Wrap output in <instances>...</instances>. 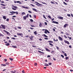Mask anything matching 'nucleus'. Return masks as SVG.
I'll list each match as a JSON object with an SVG mask.
<instances>
[{"label": "nucleus", "mask_w": 73, "mask_h": 73, "mask_svg": "<svg viewBox=\"0 0 73 73\" xmlns=\"http://www.w3.org/2000/svg\"><path fill=\"white\" fill-rule=\"evenodd\" d=\"M17 35H20L21 36V35H23V34H20V33H17Z\"/></svg>", "instance_id": "nucleus-23"}, {"label": "nucleus", "mask_w": 73, "mask_h": 73, "mask_svg": "<svg viewBox=\"0 0 73 73\" xmlns=\"http://www.w3.org/2000/svg\"><path fill=\"white\" fill-rule=\"evenodd\" d=\"M10 12V13H12V14H14V13H15V12L12 11V12Z\"/></svg>", "instance_id": "nucleus-16"}, {"label": "nucleus", "mask_w": 73, "mask_h": 73, "mask_svg": "<svg viewBox=\"0 0 73 73\" xmlns=\"http://www.w3.org/2000/svg\"><path fill=\"white\" fill-rule=\"evenodd\" d=\"M48 64L49 65H52V63H48Z\"/></svg>", "instance_id": "nucleus-46"}, {"label": "nucleus", "mask_w": 73, "mask_h": 73, "mask_svg": "<svg viewBox=\"0 0 73 73\" xmlns=\"http://www.w3.org/2000/svg\"><path fill=\"white\" fill-rule=\"evenodd\" d=\"M44 64H44V66H49L48 64H47L46 63H45Z\"/></svg>", "instance_id": "nucleus-11"}, {"label": "nucleus", "mask_w": 73, "mask_h": 73, "mask_svg": "<svg viewBox=\"0 0 73 73\" xmlns=\"http://www.w3.org/2000/svg\"><path fill=\"white\" fill-rule=\"evenodd\" d=\"M23 19H24V20H26L27 19V17L26 16L24 17Z\"/></svg>", "instance_id": "nucleus-17"}, {"label": "nucleus", "mask_w": 73, "mask_h": 73, "mask_svg": "<svg viewBox=\"0 0 73 73\" xmlns=\"http://www.w3.org/2000/svg\"><path fill=\"white\" fill-rule=\"evenodd\" d=\"M33 10H34L35 11V12H38V11H37L36 9H34Z\"/></svg>", "instance_id": "nucleus-48"}, {"label": "nucleus", "mask_w": 73, "mask_h": 73, "mask_svg": "<svg viewBox=\"0 0 73 73\" xmlns=\"http://www.w3.org/2000/svg\"><path fill=\"white\" fill-rule=\"evenodd\" d=\"M9 60H11V61H12L13 60V58H9Z\"/></svg>", "instance_id": "nucleus-40"}, {"label": "nucleus", "mask_w": 73, "mask_h": 73, "mask_svg": "<svg viewBox=\"0 0 73 73\" xmlns=\"http://www.w3.org/2000/svg\"><path fill=\"white\" fill-rule=\"evenodd\" d=\"M46 50H47V51H48V52H50V50H49L47 48H45Z\"/></svg>", "instance_id": "nucleus-12"}, {"label": "nucleus", "mask_w": 73, "mask_h": 73, "mask_svg": "<svg viewBox=\"0 0 73 73\" xmlns=\"http://www.w3.org/2000/svg\"><path fill=\"white\" fill-rule=\"evenodd\" d=\"M1 3H4L5 2L4 1H1Z\"/></svg>", "instance_id": "nucleus-56"}, {"label": "nucleus", "mask_w": 73, "mask_h": 73, "mask_svg": "<svg viewBox=\"0 0 73 73\" xmlns=\"http://www.w3.org/2000/svg\"><path fill=\"white\" fill-rule=\"evenodd\" d=\"M63 3L64 4V5H68V4H67V3L65 2H64Z\"/></svg>", "instance_id": "nucleus-27"}, {"label": "nucleus", "mask_w": 73, "mask_h": 73, "mask_svg": "<svg viewBox=\"0 0 73 73\" xmlns=\"http://www.w3.org/2000/svg\"><path fill=\"white\" fill-rule=\"evenodd\" d=\"M58 19H60V20H62L64 18L63 17H58Z\"/></svg>", "instance_id": "nucleus-3"}, {"label": "nucleus", "mask_w": 73, "mask_h": 73, "mask_svg": "<svg viewBox=\"0 0 73 73\" xmlns=\"http://www.w3.org/2000/svg\"><path fill=\"white\" fill-rule=\"evenodd\" d=\"M42 4H46V3L44 2H42Z\"/></svg>", "instance_id": "nucleus-49"}, {"label": "nucleus", "mask_w": 73, "mask_h": 73, "mask_svg": "<svg viewBox=\"0 0 73 73\" xmlns=\"http://www.w3.org/2000/svg\"><path fill=\"white\" fill-rule=\"evenodd\" d=\"M66 60H68V59H69V57H66Z\"/></svg>", "instance_id": "nucleus-42"}, {"label": "nucleus", "mask_w": 73, "mask_h": 73, "mask_svg": "<svg viewBox=\"0 0 73 73\" xmlns=\"http://www.w3.org/2000/svg\"><path fill=\"white\" fill-rule=\"evenodd\" d=\"M34 17H35V18L36 19V15H34Z\"/></svg>", "instance_id": "nucleus-51"}, {"label": "nucleus", "mask_w": 73, "mask_h": 73, "mask_svg": "<svg viewBox=\"0 0 73 73\" xmlns=\"http://www.w3.org/2000/svg\"><path fill=\"white\" fill-rule=\"evenodd\" d=\"M49 45H51V46H53V45L52 44V43H49Z\"/></svg>", "instance_id": "nucleus-36"}, {"label": "nucleus", "mask_w": 73, "mask_h": 73, "mask_svg": "<svg viewBox=\"0 0 73 73\" xmlns=\"http://www.w3.org/2000/svg\"><path fill=\"white\" fill-rule=\"evenodd\" d=\"M18 28H19V29H21V27H18Z\"/></svg>", "instance_id": "nucleus-60"}, {"label": "nucleus", "mask_w": 73, "mask_h": 73, "mask_svg": "<svg viewBox=\"0 0 73 73\" xmlns=\"http://www.w3.org/2000/svg\"><path fill=\"white\" fill-rule=\"evenodd\" d=\"M64 37H65V38H68V37H66V36L65 35H64Z\"/></svg>", "instance_id": "nucleus-29"}, {"label": "nucleus", "mask_w": 73, "mask_h": 73, "mask_svg": "<svg viewBox=\"0 0 73 73\" xmlns=\"http://www.w3.org/2000/svg\"><path fill=\"white\" fill-rule=\"evenodd\" d=\"M69 47L70 48H72V46H69Z\"/></svg>", "instance_id": "nucleus-63"}, {"label": "nucleus", "mask_w": 73, "mask_h": 73, "mask_svg": "<svg viewBox=\"0 0 73 73\" xmlns=\"http://www.w3.org/2000/svg\"><path fill=\"white\" fill-rule=\"evenodd\" d=\"M43 36L45 37H48V36H47L45 34H43Z\"/></svg>", "instance_id": "nucleus-24"}, {"label": "nucleus", "mask_w": 73, "mask_h": 73, "mask_svg": "<svg viewBox=\"0 0 73 73\" xmlns=\"http://www.w3.org/2000/svg\"><path fill=\"white\" fill-rule=\"evenodd\" d=\"M1 66H6V64H1Z\"/></svg>", "instance_id": "nucleus-25"}, {"label": "nucleus", "mask_w": 73, "mask_h": 73, "mask_svg": "<svg viewBox=\"0 0 73 73\" xmlns=\"http://www.w3.org/2000/svg\"><path fill=\"white\" fill-rule=\"evenodd\" d=\"M34 65L35 66H36V65H37V63H35Z\"/></svg>", "instance_id": "nucleus-50"}, {"label": "nucleus", "mask_w": 73, "mask_h": 73, "mask_svg": "<svg viewBox=\"0 0 73 73\" xmlns=\"http://www.w3.org/2000/svg\"><path fill=\"white\" fill-rule=\"evenodd\" d=\"M48 42H50V43H53V41H51L50 40L48 41Z\"/></svg>", "instance_id": "nucleus-22"}, {"label": "nucleus", "mask_w": 73, "mask_h": 73, "mask_svg": "<svg viewBox=\"0 0 73 73\" xmlns=\"http://www.w3.org/2000/svg\"><path fill=\"white\" fill-rule=\"evenodd\" d=\"M65 1H66L67 3L69 2V0H64Z\"/></svg>", "instance_id": "nucleus-33"}, {"label": "nucleus", "mask_w": 73, "mask_h": 73, "mask_svg": "<svg viewBox=\"0 0 73 73\" xmlns=\"http://www.w3.org/2000/svg\"><path fill=\"white\" fill-rule=\"evenodd\" d=\"M34 33L35 35H37V31H35V32H34Z\"/></svg>", "instance_id": "nucleus-19"}, {"label": "nucleus", "mask_w": 73, "mask_h": 73, "mask_svg": "<svg viewBox=\"0 0 73 73\" xmlns=\"http://www.w3.org/2000/svg\"><path fill=\"white\" fill-rule=\"evenodd\" d=\"M54 51H52L51 52V53L53 54V53H54Z\"/></svg>", "instance_id": "nucleus-54"}, {"label": "nucleus", "mask_w": 73, "mask_h": 73, "mask_svg": "<svg viewBox=\"0 0 73 73\" xmlns=\"http://www.w3.org/2000/svg\"><path fill=\"white\" fill-rule=\"evenodd\" d=\"M22 8H25V9H28V8H29L28 7H25L23 6H22Z\"/></svg>", "instance_id": "nucleus-7"}, {"label": "nucleus", "mask_w": 73, "mask_h": 73, "mask_svg": "<svg viewBox=\"0 0 73 73\" xmlns=\"http://www.w3.org/2000/svg\"><path fill=\"white\" fill-rule=\"evenodd\" d=\"M1 5H3V6H5V5H4V4H3L2 3H1Z\"/></svg>", "instance_id": "nucleus-32"}, {"label": "nucleus", "mask_w": 73, "mask_h": 73, "mask_svg": "<svg viewBox=\"0 0 73 73\" xmlns=\"http://www.w3.org/2000/svg\"><path fill=\"white\" fill-rule=\"evenodd\" d=\"M39 26L40 27H42V24H41V23H40Z\"/></svg>", "instance_id": "nucleus-15"}, {"label": "nucleus", "mask_w": 73, "mask_h": 73, "mask_svg": "<svg viewBox=\"0 0 73 73\" xmlns=\"http://www.w3.org/2000/svg\"><path fill=\"white\" fill-rule=\"evenodd\" d=\"M17 2V1H14V3H16Z\"/></svg>", "instance_id": "nucleus-64"}, {"label": "nucleus", "mask_w": 73, "mask_h": 73, "mask_svg": "<svg viewBox=\"0 0 73 73\" xmlns=\"http://www.w3.org/2000/svg\"><path fill=\"white\" fill-rule=\"evenodd\" d=\"M52 23H54V24H58V22L56 21H53Z\"/></svg>", "instance_id": "nucleus-4"}, {"label": "nucleus", "mask_w": 73, "mask_h": 73, "mask_svg": "<svg viewBox=\"0 0 73 73\" xmlns=\"http://www.w3.org/2000/svg\"><path fill=\"white\" fill-rule=\"evenodd\" d=\"M33 37H34V36H29L31 40H33Z\"/></svg>", "instance_id": "nucleus-6"}, {"label": "nucleus", "mask_w": 73, "mask_h": 73, "mask_svg": "<svg viewBox=\"0 0 73 73\" xmlns=\"http://www.w3.org/2000/svg\"><path fill=\"white\" fill-rule=\"evenodd\" d=\"M15 13H16L17 15H18V12H15Z\"/></svg>", "instance_id": "nucleus-55"}, {"label": "nucleus", "mask_w": 73, "mask_h": 73, "mask_svg": "<svg viewBox=\"0 0 73 73\" xmlns=\"http://www.w3.org/2000/svg\"><path fill=\"white\" fill-rule=\"evenodd\" d=\"M0 36H3V35L1 34V33H0Z\"/></svg>", "instance_id": "nucleus-39"}, {"label": "nucleus", "mask_w": 73, "mask_h": 73, "mask_svg": "<svg viewBox=\"0 0 73 73\" xmlns=\"http://www.w3.org/2000/svg\"><path fill=\"white\" fill-rule=\"evenodd\" d=\"M44 24L46 25H47V23L46 22H45Z\"/></svg>", "instance_id": "nucleus-52"}, {"label": "nucleus", "mask_w": 73, "mask_h": 73, "mask_svg": "<svg viewBox=\"0 0 73 73\" xmlns=\"http://www.w3.org/2000/svg\"><path fill=\"white\" fill-rule=\"evenodd\" d=\"M1 26H2V29H5V26L4 25H1Z\"/></svg>", "instance_id": "nucleus-2"}, {"label": "nucleus", "mask_w": 73, "mask_h": 73, "mask_svg": "<svg viewBox=\"0 0 73 73\" xmlns=\"http://www.w3.org/2000/svg\"><path fill=\"white\" fill-rule=\"evenodd\" d=\"M58 38L60 40H61V41H62L63 40L62 38L60 36H58Z\"/></svg>", "instance_id": "nucleus-8"}, {"label": "nucleus", "mask_w": 73, "mask_h": 73, "mask_svg": "<svg viewBox=\"0 0 73 73\" xmlns=\"http://www.w3.org/2000/svg\"><path fill=\"white\" fill-rule=\"evenodd\" d=\"M48 17H49V18H50V19H51V17H50V16H48Z\"/></svg>", "instance_id": "nucleus-47"}, {"label": "nucleus", "mask_w": 73, "mask_h": 73, "mask_svg": "<svg viewBox=\"0 0 73 73\" xmlns=\"http://www.w3.org/2000/svg\"><path fill=\"white\" fill-rule=\"evenodd\" d=\"M70 72H73V70H72V69H70Z\"/></svg>", "instance_id": "nucleus-61"}, {"label": "nucleus", "mask_w": 73, "mask_h": 73, "mask_svg": "<svg viewBox=\"0 0 73 73\" xmlns=\"http://www.w3.org/2000/svg\"><path fill=\"white\" fill-rule=\"evenodd\" d=\"M9 19H6L7 21H9Z\"/></svg>", "instance_id": "nucleus-43"}, {"label": "nucleus", "mask_w": 73, "mask_h": 73, "mask_svg": "<svg viewBox=\"0 0 73 73\" xmlns=\"http://www.w3.org/2000/svg\"><path fill=\"white\" fill-rule=\"evenodd\" d=\"M68 24H66L64 25V28H66V27L68 26Z\"/></svg>", "instance_id": "nucleus-9"}, {"label": "nucleus", "mask_w": 73, "mask_h": 73, "mask_svg": "<svg viewBox=\"0 0 73 73\" xmlns=\"http://www.w3.org/2000/svg\"><path fill=\"white\" fill-rule=\"evenodd\" d=\"M12 47L13 48H17V47L16 46H12Z\"/></svg>", "instance_id": "nucleus-18"}, {"label": "nucleus", "mask_w": 73, "mask_h": 73, "mask_svg": "<svg viewBox=\"0 0 73 73\" xmlns=\"http://www.w3.org/2000/svg\"><path fill=\"white\" fill-rule=\"evenodd\" d=\"M13 7L14 8H15L16 9H17V6H15L14 5H13Z\"/></svg>", "instance_id": "nucleus-13"}, {"label": "nucleus", "mask_w": 73, "mask_h": 73, "mask_svg": "<svg viewBox=\"0 0 73 73\" xmlns=\"http://www.w3.org/2000/svg\"><path fill=\"white\" fill-rule=\"evenodd\" d=\"M64 42L65 43H66V44H69V42H68V41H67L66 40H64Z\"/></svg>", "instance_id": "nucleus-5"}, {"label": "nucleus", "mask_w": 73, "mask_h": 73, "mask_svg": "<svg viewBox=\"0 0 73 73\" xmlns=\"http://www.w3.org/2000/svg\"><path fill=\"white\" fill-rule=\"evenodd\" d=\"M6 65H9V62H7L6 63Z\"/></svg>", "instance_id": "nucleus-28"}, {"label": "nucleus", "mask_w": 73, "mask_h": 73, "mask_svg": "<svg viewBox=\"0 0 73 73\" xmlns=\"http://www.w3.org/2000/svg\"><path fill=\"white\" fill-rule=\"evenodd\" d=\"M11 39H13V40H16V38H11Z\"/></svg>", "instance_id": "nucleus-53"}, {"label": "nucleus", "mask_w": 73, "mask_h": 73, "mask_svg": "<svg viewBox=\"0 0 73 73\" xmlns=\"http://www.w3.org/2000/svg\"><path fill=\"white\" fill-rule=\"evenodd\" d=\"M30 20L31 22H33V20L32 19H31Z\"/></svg>", "instance_id": "nucleus-38"}, {"label": "nucleus", "mask_w": 73, "mask_h": 73, "mask_svg": "<svg viewBox=\"0 0 73 73\" xmlns=\"http://www.w3.org/2000/svg\"><path fill=\"white\" fill-rule=\"evenodd\" d=\"M46 32H47V33H50V32H49V31H48V30H46Z\"/></svg>", "instance_id": "nucleus-26"}, {"label": "nucleus", "mask_w": 73, "mask_h": 73, "mask_svg": "<svg viewBox=\"0 0 73 73\" xmlns=\"http://www.w3.org/2000/svg\"><path fill=\"white\" fill-rule=\"evenodd\" d=\"M61 56H62V58H64V56L63 55H61Z\"/></svg>", "instance_id": "nucleus-45"}, {"label": "nucleus", "mask_w": 73, "mask_h": 73, "mask_svg": "<svg viewBox=\"0 0 73 73\" xmlns=\"http://www.w3.org/2000/svg\"><path fill=\"white\" fill-rule=\"evenodd\" d=\"M51 3L52 4H54V2H52V1H51Z\"/></svg>", "instance_id": "nucleus-62"}, {"label": "nucleus", "mask_w": 73, "mask_h": 73, "mask_svg": "<svg viewBox=\"0 0 73 73\" xmlns=\"http://www.w3.org/2000/svg\"><path fill=\"white\" fill-rule=\"evenodd\" d=\"M31 27H35V26H34V25H31Z\"/></svg>", "instance_id": "nucleus-35"}, {"label": "nucleus", "mask_w": 73, "mask_h": 73, "mask_svg": "<svg viewBox=\"0 0 73 73\" xmlns=\"http://www.w3.org/2000/svg\"><path fill=\"white\" fill-rule=\"evenodd\" d=\"M28 12H29V13H32V12H31V11H28Z\"/></svg>", "instance_id": "nucleus-59"}, {"label": "nucleus", "mask_w": 73, "mask_h": 73, "mask_svg": "<svg viewBox=\"0 0 73 73\" xmlns=\"http://www.w3.org/2000/svg\"><path fill=\"white\" fill-rule=\"evenodd\" d=\"M28 16H29V14H27V16H26V17H28Z\"/></svg>", "instance_id": "nucleus-37"}, {"label": "nucleus", "mask_w": 73, "mask_h": 73, "mask_svg": "<svg viewBox=\"0 0 73 73\" xmlns=\"http://www.w3.org/2000/svg\"><path fill=\"white\" fill-rule=\"evenodd\" d=\"M4 61H7V59H4Z\"/></svg>", "instance_id": "nucleus-58"}, {"label": "nucleus", "mask_w": 73, "mask_h": 73, "mask_svg": "<svg viewBox=\"0 0 73 73\" xmlns=\"http://www.w3.org/2000/svg\"><path fill=\"white\" fill-rule=\"evenodd\" d=\"M67 16H69V17H70V14L68 15Z\"/></svg>", "instance_id": "nucleus-57"}, {"label": "nucleus", "mask_w": 73, "mask_h": 73, "mask_svg": "<svg viewBox=\"0 0 73 73\" xmlns=\"http://www.w3.org/2000/svg\"><path fill=\"white\" fill-rule=\"evenodd\" d=\"M64 55L66 57V56H67V55L66 54V53H64Z\"/></svg>", "instance_id": "nucleus-34"}, {"label": "nucleus", "mask_w": 73, "mask_h": 73, "mask_svg": "<svg viewBox=\"0 0 73 73\" xmlns=\"http://www.w3.org/2000/svg\"><path fill=\"white\" fill-rule=\"evenodd\" d=\"M30 5H31V6H32L33 7H35V5H34L32 4H30Z\"/></svg>", "instance_id": "nucleus-44"}, {"label": "nucleus", "mask_w": 73, "mask_h": 73, "mask_svg": "<svg viewBox=\"0 0 73 73\" xmlns=\"http://www.w3.org/2000/svg\"><path fill=\"white\" fill-rule=\"evenodd\" d=\"M35 3L36 4V5H37L38 6H40V5L42 6V4L39 3L37 1H35Z\"/></svg>", "instance_id": "nucleus-1"}, {"label": "nucleus", "mask_w": 73, "mask_h": 73, "mask_svg": "<svg viewBox=\"0 0 73 73\" xmlns=\"http://www.w3.org/2000/svg\"><path fill=\"white\" fill-rule=\"evenodd\" d=\"M38 52H39V53H43L44 54V52H41L40 51H38Z\"/></svg>", "instance_id": "nucleus-31"}, {"label": "nucleus", "mask_w": 73, "mask_h": 73, "mask_svg": "<svg viewBox=\"0 0 73 73\" xmlns=\"http://www.w3.org/2000/svg\"><path fill=\"white\" fill-rule=\"evenodd\" d=\"M43 16L44 19H46V17H45V15H43Z\"/></svg>", "instance_id": "nucleus-41"}, {"label": "nucleus", "mask_w": 73, "mask_h": 73, "mask_svg": "<svg viewBox=\"0 0 73 73\" xmlns=\"http://www.w3.org/2000/svg\"><path fill=\"white\" fill-rule=\"evenodd\" d=\"M6 33H7V35H10V33H9L8 32H6Z\"/></svg>", "instance_id": "nucleus-20"}, {"label": "nucleus", "mask_w": 73, "mask_h": 73, "mask_svg": "<svg viewBox=\"0 0 73 73\" xmlns=\"http://www.w3.org/2000/svg\"><path fill=\"white\" fill-rule=\"evenodd\" d=\"M6 46H9V43H7L6 44Z\"/></svg>", "instance_id": "nucleus-21"}, {"label": "nucleus", "mask_w": 73, "mask_h": 73, "mask_svg": "<svg viewBox=\"0 0 73 73\" xmlns=\"http://www.w3.org/2000/svg\"><path fill=\"white\" fill-rule=\"evenodd\" d=\"M3 18L4 19H5V20H6V19H7V18H6V16H3Z\"/></svg>", "instance_id": "nucleus-10"}, {"label": "nucleus", "mask_w": 73, "mask_h": 73, "mask_svg": "<svg viewBox=\"0 0 73 73\" xmlns=\"http://www.w3.org/2000/svg\"><path fill=\"white\" fill-rule=\"evenodd\" d=\"M46 31V29L45 30V31H44L45 33L46 34L47 33V31Z\"/></svg>", "instance_id": "nucleus-30"}, {"label": "nucleus", "mask_w": 73, "mask_h": 73, "mask_svg": "<svg viewBox=\"0 0 73 73\" xmlns=\"http://www.w3.org/2000/svg\"><path fill=\"white\" fill-rule=\"evenodd\" d=\"M21 15H25V13L24 12H23L22 13H21Z\"/></svg>", "instance_id": "nucleus-14"}]
</instances>
